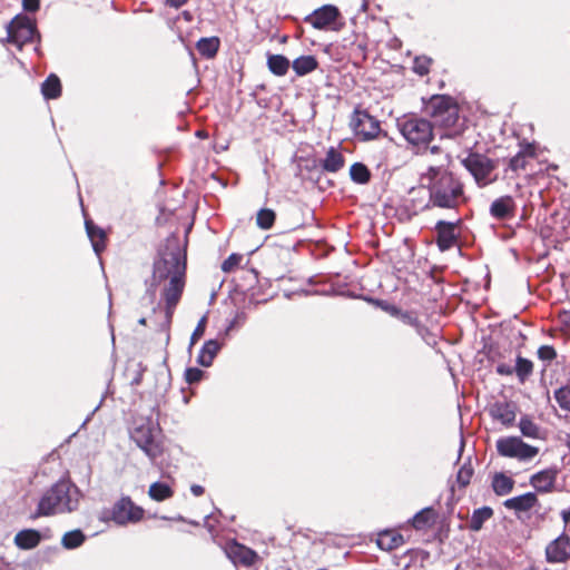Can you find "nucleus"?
I'll use <instances>...</instances> for the list:
<instances>
[{"label": "nucleus", "mask_w": 570, "mask_h": 570, "mask_svg": "<svg viewBox=\"0 0 570 570\" xmlns=\"http://www.w3.org/2000/svg\"><path fill=\"white\" fill-rule=\"evenodd\" d=\"M289 60L283 55H269L267 57V67L269 71L275 76H285L289 69Z\"/></svg>", "instance_id": "bb28decb"}, {"label": "nucleus", "mask_w": 570, "mask_h": 570, "mask_svg": "<svg viewBox=\"0 0 570 570\" xmlns=\"http://www.w3.org/2000/svg\"><path fill=\"white\" fill-rule=\"evenodd\" d=\"M397 127L412 145H425L433 136V124L424 118L404 117L397 120Z\"/></svg>", "instance_id": "39448f33"}, {"label": "nucleus", "mask_w": 570, "mask_h": 570, "mask_svg": "<svg viewBox=\"0 0 570 570\" xmlns=\"http://www.w3.org/2000/svg\"><path fill=\"white\" fill-rule=\"evenodd\" d=\"M317 67L318 62L314 56H301L292 63L293 70L299 77L314 71Z\"/></svg>", "instance_id": "a878e982"}, {"label": "nucleus", "mask_w": 570, "mask_h": 570, "mask_svg": "<svg viewBox=\"0 0 570 570\" xmlns=\"http://www.w3.org/2000/svg\"><path fill=\"white\" fill-rule=\"evenodd\" d=\"M184 17H185V19H186V20H189V19H190V14H189L187 11H186V12H184Z\"/></svg>", "instance_id": "680f3d73"}, {"label": "nucleus", "mask_w": 570, "mask_h": 570, "mask_svg": "<svg viewBox=\"0 0 570 570\" xmlns=\"http://www.w3.org/2000/svg\"><path fill=\"white\" fill-rule=\"evenodd\" d=\"M547 561L551 563L563 562L570 558V538L562 533L546 548Z\"/></svg>", "instance_id": "ddd939ff"}, {"label": "nucleus", "mask_w": 570, "mask_h": 570, "mask_svg": "<svg viewBox=\"0 0 570 570\" xmlns=\"http://www.w3.org/2000/svg\"><path fill=\"white\" fill-rule=\"evenodd\" d=\"M350 177L356 184H366L371 179L368 168L362 163H354L350 168Z\"/></svg>", "instance_id": "f704fd0d"}, {"label": "nucleus", "mask_w": 570, "mask_h": 570, "mask_svg": "<svg viewBox=\"0 0 570 570\" xmlns=\"http://www.w3.org/2000/svg\"><path fill=\"white\" fill-rule=\"evenodd\" d=\"M318 164L323 171L334 174L344 167L345 159L337 148L330 147L326 151L325 158L320 159Z\"/></svg>", "instance_id": "6ab92c4d"}, {"label": "nucleus", "mask_w": 570, "mask_h": 570, "mask_svg": "<svg viewBox=\"0 0 570 570\" xmlns=\"http://www.w3.org/2000/svg\"><path fill=\"white\" fill-rule=\"evenodd\" d=\"M41 92L46 99H57L61 95L60 79L51 73L41 85Z\"/></svg>", "instance_id": "cd10ccee"}, {"label": "nucleus", "mask_w": 570, "mask_h": 570, "mask_svg": "<svg viewBox=\"0 0 570 570\" xmlns=\"http://www.w3.org/2000/svg\"><path fill=\"white\" fill-rule=\"evenodd\" d=\"M539 500L535 492H527L524 494L507 499L503 505L508 510L515 512H528L538 505Z\"/></svg>", "instance_id": "f3484780"}, {"label": "nucleus", "mask_w": 570, "mask_h": 570, "mask_svg": "<svg viewBox=\"0 0 570 570\" xmlns=\"http://www.w3.org/2000/svg\"><path fill=\"white\" fill-rule=\"evenodd\" d=\"M463 446H464V441H463V438H461V442H460V453L463 451Z\"/></svg>", "instance_id": "bf43d9fd"}, {"label": "nucleus", "mask_w": 570, "mask_h": 570, "mask_svg": "<svg viewBox=\"0 0 570 570\" xmlns=\"http://www.w3.org/2000/svg\"><path fill=\"white\" fill-rule=\"evenodd\" d=\"M443 160H444V163H449L450 161V157H449L448 154L443 155Z\"/></svg>", "instance_id": "13d9d810"}, {"label": "nucleus", "mask_w": 570, "mask_h": 570, "mask_svg": "<svg viewBox=\"0 0 570 570\" xmlns=\"http://www.w3.org/2000/svg\"><path fill=\"white\" fill-rule=\"evenodd\" d=\"M316 570H326V569H324V568H320V569H316Z\"/></svg>", "instance_id": "e2e57ef3"}, {"label": "nucleus", "mask_w": 570, "mask_h": 570, "mask_svg": "<svg viewBox=\"0 0 570 570\" xmlns=\"http://www.w3.org/2000/svg\"><path fill=\"white\" fill-rule=\"evenodd\" d=\"M374 302H375L376 306H379L381 309L385 311L386 313H389L392 316L397 317L401 312V309L397 306L390 304L386 301L376 299Z\"/></svg>", "instance_id": "de8ad7c7"}, {"label": "nucleus", "mask_w": 570, "mask_h": 570, "mask_svg": "<svg viewBox=\"0 0 570 570\" xmlns=\"http://www.w3.org/2000/svg\"><path fill=\"white\" fill-rule=\"evenodd\" d=\"M204 372L198 367H188L185 371V379L189 384L197 383L202 380Z\"/></svg>", "instance_id": "a18cd8bd"}, {"label": "nucleus", "mask_w": 570, "mask_h": 570, "mask_svg": "<svg viewBox=\"0 0 570 570\" xmlns=\"http://www.w3.org/2000/svg\"><path fill=\"white\" fill-rule=\"evenodd\" d=\"M493 514V510L490 507H482L473 511L469 522V528L472 531H480L485 521H488Z\"/></svg>", "instance_id": "7c9ffc66"}, {"label": "nucleus", "mask_w": 570, "mask_h": 570, "mask_svg": "<svg viewBox=\"0 0 570 570\" xmlns=\"http://www.w3.org/2000/svg\"><path fill=\"white\" fill-rule=\"evenodd\" d=\"M219 39L217 37L200 38L196 48L205 58H214L219 49Z\"/></svg>", "instance_id": "c756f323"}, {"label": "nucleus", "mask_w": 570, "mask_h": 570, "mask_svg": "<svg viewBox=\"0 0 570 570\" xmlns=\"http://www.w3.org/2000/svg\"><path fill=\"white\" fill-rule=\"evenodd\" d=\"M188 0H166V3L169 6V7H173V8H180L181 6H184Z\"/></svg>", "instance_id": "5fc2aeb1"}, {"label": "nucleus", "mask_w": 570, "mask_h": 570, "mask_svg": "<svg viewBox=\"0 0 570 570\" xmlns=\"http://www.w3.org/2000/svg\"><path fill=\"white\" fill-rule=\"evenodd\" d=\"M276 215L273 209L263 208L257 213L256 223L262 229H269L275 222Z\"/></svg>", "instance_id": "e433bc0d"}, {"label": "nucleus", "mask_w": 570, "mask_h": 570, "mask_svg": "<svg viewBox=\"0 0 570 570\" xmlns=\"http://www.w3.org/2000/svg\"><path fill=\"white\" fill-rule=\"evenodd\" d=\"M190 491L195 497H200L204 493V488L199 484H193Z\"/></svg>", "instance_id": "864d4df0"}, {"label": "nucleus", "mask_w": 570, "mask_h": 570, "mask_svg": "<svg viewBox=\"0 0 570 570\" xmlns=\"http://www.w3.org/2000/svg\"><path fill=\"white\" fill-rule=\"evenodd\" d=\"M561 517L566 523H570V508L568 510H563L561 512Z\"/></svg>", "instance_id": "6e6d98bb"}, {"label": "nucleus", "mask_w": 570, "mask_h": 570, "mask_svg": "<svg viewBox=\"0 0 570 570\" xmlns=\"http://www.w3.org/2000/svg\"><path fill=\"white\" fill-rule=\"evenodd\" d=\"M535 155V149L532 144H525L521 146V149L514 155L509 161V168L513 171H518L520 169H524L527 165V159L532 158Z\"/></svg>", "instance_id": "5701e85b"}, {"label": "nucleus", "mask_w": 570, "mask_h": 570, "mask_svg": "<svg viewBox=\"0 0 570 570\" xmlns=\"http://www.w3.org/2000/svg\"><path fill=\"white\" fill-rule=\"evenodd\" d=\"M138 323H139L140 325H145V324H146V318H145V317H141V318L138 321Z\"/></svg>", "instance_id": "052dcab7"}, {"label": "nucleus", "mask_w": 570, "mask_h": 570, "mask_svg": "<svg viewBox=\"0 0 570 570\" xmlns=\"http://www.w3.org/2000/svg\"><path fill=\"white\" fill-rule=\"evenodd\" d=\"M433 124L440 127H452L459 119L456 102L449 96H434L428 106Z\"/></svg>", "instance_id": "423d86ee"}, {"label": "nucleus", "mask_w": 570, "mask_h": 570, "mask_svg": "<svg viewBox=\"0 0 570 570\" xmlns=\"http://www.w3.org/2000/svg\"><path fill=\"white\" fill-rule=\"evenodd\" d=\"M463 166L474 177L479 187H485L497 180L493 174L497 168V161L480 154H470L464 160Z\"/></svg>", "instance_id": "0eeeda50"}, {"label": "nucleus", "mask_w": 570, "mask_h": 570, "mask_svg": "<svg viewBox=\"0 0 570 570\" xmlns=\"http://www.w3.org/2000/svg\"><path fill=\"white\" fill-rule=\"evenodd\" d=\"M351 126L353 130L363 136L364 140H371L377 137L380 132L379 120L371 116L366 110L356 108L353 112Z\"/></svg>", "instance_id": "9d476101"}, {"label": "nucleus", "mask_w": 570, "mask_h": 570, "mask_svg": "<svg viewBox=\"0 0 570 570\" xmlns=\"http://www.w3.org/2000/svg\"><path fill=\"white\" fill-rule=\"evenodd\" d=\"M514 480L502 472H498L492 479V489L497 495L503 497L512 492Z\"/></svg>", "instance_id": "393cba45"}, {"label": "nucleus", "mask_w": 570, "mask_h": 570, "mask_svg": "<svg viewBox=\"0 0 570 570\" xmlns=\"http://www.w3.org/2000/svg\"><path fill=\"white\" fill-rule=\"evenodd\" d=\"M39 0H22V6L26 11L35 12L39 9Z\"/></svg>", "instance_id": "8fccbe9b"}, {"label": "nucleus", "mask_w": 570, "mask_h": 570, "mask_svg": "<svg viewBox=\"0 0 570 570\" xmlns=\"http://www.w3.org/2000/svg\"><path fill=\"white\" fill-rule=\"evenodd\" d=\"M473 468L471 462H465L458 471L456 473V483L460 485V488H465L473 475Z\"/></svg>", "instance_id": "58836bf2"}, {"label": "nucleus", "mask_w": 570, "mask_h": 570, "mask_svg": "<svg viewBox=\"0 0 570 570\" xmlns=\"http://www.w3.org/2000/svg\"><path fill=\"white\" fill-rule=\"evenodd\" d=\"M495 371L500 375H512L514 372V367H512L505 363H500L497 365Z\"/></svg>", "instance_id": "3c124183"}, {"label": "nucleus", "mask_w": 570, "mask_h": 570, "mask_svg": "<svg viewBox=\"0 0 570 570\" xmlns=\"http://www.w3.org/2000/svg\"><path fill=\"white\" fill-rule=\"evenodd\" d=\"M514 372L520 383H524L533 372V363L522 356H517Z\"/></svg>", "instance_id": "473e14b6"}, {"label": "nucleus", "mask_w": 570, "mask_h": 570, "mask_svg": "<svg viewBox=\"0 0 570 570\" xmlns=\"http://www.w3.org/2000/svg\"><path fill=\"white\" fill-rule=\"evenodd\" d=\"M403 323L413 326L416 328V326L421 323L416 315L413 312H400L397 316Z\"/></svg>", "instance_id": "09e8293b"}, {"label": "nucleus", "mask_w": 570, "mask_h": 570, "mask_svg": "<svg viewBox=\"0 0 570 570\" xmlns=\"http://www.w3.org/2000/svg\"><path fill=\"white\" fill-rule=\"evenodd\" d=\"M86 232L97 255L105 248L106 234L104 229L96 226L91 220H86Z\"/></svg>", "instance_id": "b1692460"}, {"label": "nucleus", "mask_w": 570, "mask_h": 570, "mask_svg": "<svg viewBox=\"0 0 570 570\" xmlns=\"http://www.w3.org/2000/svg\"><path fill=\"white\" fill-rule=\"evenodd\" d=\"M244 274H246V277L248 278V285L252 286L257 282V273L254 269L244 271Z\"/></svg>", "instance_id": "603ef678"}, {"label": "nucleus", "mask_w": 570, "mask_h": 570, "mask_svg": "<svg viewBox=\"0 0 570 570\" xmlns=\"http://www.w3.org/2000/svg\"><path fill=\"white\" fill-rule=\"evenodd\" d=\"M554 399L562 410L570 412V387L569 386H561L560 389L556 390Z\"/></svg>", "instance_id": "ea45409f"}, {"label": "nucleus", "mask_w": 570, "mask_h": 570, "mask_svg": "<svg viewBox=\"0 0 570 570\" xmlns=\"http://www.w3.org/2000/svg\"><path fill=\"white\" fill-rule=\"evenodd\" d=\"M557 353L550 345H542L538 350V357L542 361H552L556 358Z\"/></svg>", "instance_id": "49530a36"}, {"label": "nucleus", "mask_w": 570, "mask_h": 570, "mask_svg": "<svg viewBox=\"0 0 570 570\" xmlns=\"http://www.w3.org/2000/svg\"><path fill=\"white\" fill-rule=\"evenodd\" d=\"M492 419L504 425H511L515 420V405L509 402H495L489 410Z\"/></svg>", "instance_id": "a211bd4d"}, {"label": "nucleus", "mask_w": 570, "mask_h": 570, "mask_svg": "<svg viewBox=\"0 0 570 570\" xmlns=\"http://www.w3.org/2000/svg\"><path fill=\"white\" fill-rule=\"evenodd\" d=\"M159 426L150 420L135 426L130 433L131 440L140 448L151 462L163 454V444L159 440Z\"/></svg>", "instance_id": "20e7f679"}, {"label": "nucleus", "mask_w": 570, "mask_h": 570, "mask_svg": "<svg viewBox=\"0 0 570 570\" xmlns=\"http://www.w3.org/2000/svg\"><path fill=\"white\" fill-rule=\"evenodd\" d=\"M81 498L82 493L75 483L60 479L42 493L31 518L71 513L78 510Z\"/></svg>", "instance_id": "7ed1b4c3"}, {"label": "nucleus", "mask_w": 570, "mask_h": 570, "mask_svg": "<svg viewBox=\"0 0 570 570\" xmlns=\"http://www.w3.org/2000/svg\"><path fill=\"white\" fill-rule=\"evenodd\" d=\"M142 517V508L136 505L128 497L121 498L112 508V520L118 524L138 522Z\"/></svg>", "instance_id": "9b49d317"}, {"label": "nucleus", "mask_w": 570, "mask_h": 570, "mask_svg": "<svg viewBox=\"0 0 570 570\" xmlns=\"http://www.w3.org/2000/svg\"><path fill=\"white\" fill-rule=\"evenodd\" d=\"M230 553L232 556H228V558H230L235 564L240 563L245 567L253 566L258 559V556L254 550L240 544H235V547L232 548Z\"/></svg>", "instance_id": "4be33fe9"}, {"label": "nucleus", "mask_w": 570, "mask_h": 570, "mask_svg": "<svg viewBox=\"0 0 570 570\" xmlns=\"http://www.w3.org/2000/svg\"><path fill=\"white\" fill-rule=\"evenodd\" d=\"M206 317H202L194 330L190 336L189 350L195 345V343L204 335L206 328Z\"/></svg>", "instance_id": "37998d69"}, {"label": "nucleus", "mask_w": 570, "mask_h": 570, "mask_svg": "<svg viewBox=\"0 0 570 570\" xmlns=\"http://www.w3.org/2000/svg\"><path fill=\"white\" fill-rule=\"evenodd\" d=\"M149 497L155 501H164L174 495L173 489L164 482H154L148 490Z\"/></svg>", "instance_id": "2f4dec72"}, {"label": "nucleus", "mask_w": 570, "mask_h": 570, "mask_svg": "<svg viewBox=\"0 0 570 570\" xmlns=\"http://www.w3.org/2000/svg\"><path fill=\"white\" fill-rule=\"evenodd\" d=\"M403 542V538L400 534H393L391 532H385L380 535L377 541L381 549L392 550L400 547Z\"/></svg>", "instance_id": "c9c22d12"}, {"label": "nucleus", "mask_w": 570, "mask_h": 570, "mask_svg": "<svg viewBox=\"0 0 570 570\" xmlns=\"http://www.w3.org/2000/svg\"><path fill=\"white\" fill-rule=\"evenodd\" d=\"M435 229L438 233L436 244L441 252L450 249L456 243L454 223L439 220Z\"/></svg>", "instance_id": "2eb2a0df"}, {"label": "nucleus", "mask_w": 570, "mask_h": 570, "mask_svg": "<svg viewBox=\"0 0 570 570\" xmlns=\"http://www.w3.org/2000/svg\"><path fill=\"white\" fill-rule=\"evenodd\" d=\"M521 433L527 438L535 439L539 436V426L529 417L522 416L519 422Z\"/></svg>", "instance_id": "4c0bfd02"}, {"label": "nucleus", "mask_w": 570, "mask_h": 570, "mask_svg": "<svg viewBox=\"0 0 570 570\" xmlns=\"http://www.w3.org/2000/svg\"><path fill=\"white\" fill-rule=\"evenodd\" d=\"M41 541V534L35 529H24L19 531L14 537V543L22 550L36 548Z\"/></svg>", "instance_id": "412c9836"}, {"label": "nucleus", "mask_w": 570, "mask_h": 570, "mask_svg": "<svg viewBox=\"0 0 570 570\" xmlns=\"http://www.w3.org/2000/svg\"><path fill=\"white\" fill-rule=\"evenodd\" d=\"M243 261V255L233 253L222 264V271L225 273L232 272Z\"/></svg>", "instance_id": "79ce46f5"}, {"label": "nucleus", "mask_w": 570, "mask_h": 570, "mask_svg": "<svg viewBox=\"0 0 570 570\" xmlns=\"http://www.w3.org/2000/svg\"><path fill=\"white\" fill-rule=\"evenodd\" d=\"M560 473L558 466H550L541 470L530 476L529 483L538 493H552L561 491L557 484V478Z\"/></svg>", "instance_id": "f8f14e48"}, {"label": "nucleus", "mask_w": 570, "mask_h": 570, "mask_svg": "<svg viewBox=\"0 0 570 570\" xmlns=\"http://www.w3.org/2000/svg\"><path fill=\"white\" fill-rule=\"evenodd\" d=\"M431 62L432 59L429 57H416L413 63V71L420 76H425L429 73Z\"/></svg>", "instance_id": "a19ab883"}, {"label": "nucleus", "mask_w": 570, "mask_h": 570, "mask_svg": "<svg viewBox=\"0 0 570 570\" xmlns=\"http://www.w3.org/2000/svg\"><path fill=\"white\" fill-rule=\"evenodd\" d=\"M340 11L335 6L326 4L313 11L305 21L316 29L330 27L338 17Z\"/></svg>", "instance_id": "4468645a"}, {"label": "nucleus", "mask_w": 570, "mask_h": 570, "mask_svg": "<svg viewBox=\"0 0 570 570\" xmlns=\"http://www.w3.org/2000/svg\"><path fill=\"white\" fill-rule=\"evenodd\" d=\"M436 513L433 508H424L419 511L412 519V525L416 530H423L431 527L435 522Z\"/></svg>", "instance_id": "c85d7f7f"}, {"label": "nucleus", "mask_w": 570, "mask_h": 570, "mask_svg": "<svg viewBox=\"0 0 570 570\" xmlns=\"http://www.w3.org/2000/svg\"><path fill=\"white\" fill-rule=\"evenodd\" d=\"M431 154H439L441 151L439 146H432L430 148Z\"/></svg>", "instance_id": "4d7b16f0"}, {"label": "nucleus", "mask_w": 570, "mask_h": 570, "mask_svg": "<svg viewBox=\"0 0 570 570\" xmlns=\"http://www.w3.org/2000/svg\"><path fill=\"white\" fill-rule=\"evenodd\" d=\"M498 453L507 458L530 460L538 454V448L524 443L520 438H502L497 441Z\"/></svg>", "instance_id": "1a4fd4ad"}, {"label": "nucleus", "mask_w": 570, "mask_h": 570, "mask_svg": "<svg viewBox=\"0 0 570 570\" xmlns=\"http://www.w3.org/2000/svg\"><path fill=\"white\" fill-rule=\"evenodd\" d=\"M86 540L85 534L81 530L76 529L72 531H68L63 534L61 539V544L65 549L71 550L80 547Z\"/></svg>", "instance_id": "72a5a7b5"}, {"label": "nucleus", "mask_w": 570, "mask_h": 570, "mask_svg": "<svg viewBox=\"0 0 570 570\" xmlns=\"http://www.w3.org/2000/svg\"><path fill=\"white\" fill-rule=\"evenodd\" d=\"M37 33V28L33 21L23 14H17L8 24H7V41L16 45L19 49L27 42L33 40Z\"/></svg>", "instance_id": "6e6552de"}, {"label": "nucleus", "mask_w": 570, "mask_h": 570, "mask_svg": "<svg viewBox=\"0 0 570 570\" xmlns=\"http://www.w3.org/2000/svg\"><path fill=\"white\" fill-rule=\"evenodd\" d=\"M423 189H428L429 200L420 207H414L415 210L433 207L456 209L465 202L463 183L445 168L444 163L430 165L421 175V188H412L410 194H420Z\"/></svg>", "instance_id": "f03ea898"}, {"label": "nucleus", "mask_w": 570, "mask_h": 570, "mask_svg": "<svg viewBox=\"0 0 570 570\" xmlns=\"http://www.w3.org/2000/svg\"><path fill=\"white\" fill-rule=\"evenodd\" d=\"M222 344L217 340H208L204 343L196 358L197 364L208 367L217 353L220 351Z\"/></svg>", "instance_id": "aec40b11"}, {"label": "nucleus", "mask_w": 570, "mask_h": 570, "mask_svg": "<svg viewBox=\"0 0 570 570\" xmlns=\"http://www.w3.org/2000/svg\"><path fill=\"white\" fill-rule=\"evenodd\" d=\"M514 210L515 203L511 196L499 197L490 206V215L499 220L512 218Z\"/></svg>", "instance_id": "dca6fc26"}, {"label": "nucleus", "mask_w": 570, "mask_h": 570, "mask_svg": "<svg viewBox=\"0 0 570 570\" xmlns=\"http://www.w3.org/2000/svg\"><path fill=\"white\" fill-rule=\"evenodd\" d=\"M417 335H420L422 337V340L429 344V345H433L436 343V340H435V336L430 332V330L423 325L422 323H420L416 328H415Z\"/></svg>", "instance_id": "c03bdc74"}, {"label": "nucleus", "mask_w": 570, "mask_h": 570, "mask_svg": "<svg viewBox=\"0 0 570 570\" xmlns=\"http://www.w3.org/2000/svg\"><path fill=\"white\" fill-rule=\"evenodd\" d=\"M186 253L181 249L177 238L167 239L165 248L154 262L150 288L148 292L155 294L153 287L168 281L163 291L165 301L166 326L171 323L174 311L180 301L185 287Z\"/></svg>", "instance_id": "f257e3e1"}]
</instances>
